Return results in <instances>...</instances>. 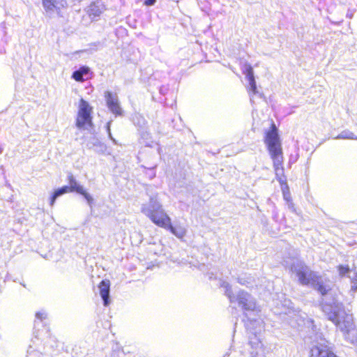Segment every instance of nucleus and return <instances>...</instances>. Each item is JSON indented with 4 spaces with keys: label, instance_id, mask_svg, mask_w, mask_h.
Returning a JSON list of instances; mask_svg holds the SVG:
<instances>
[{
    "label": "nucleus",
    "instance_id": "obj_18",
    "mask_svg": "<svg viewBox=\"0 0 357 357\" xmlns=\"http://www.w3.org/2000/svg\"><path fill=\"white\" fill-rule=\"evenodd\" d=\"M338 271H339L340 275H341V276H344L347 273L351 272L348 266H342V265H340L338 266Z\"/></svg>",
    "mask_w": 357,
    "mask_h": 357
},
{
    "label": "nucleus",
    "instance_id": "obj_1",
    "mask_svg": "<svg viewBox=\"0 0 357 357\" xmlns=\"http://www.w3.org/2000/svg\"><path fill=\"white\" fill-rule=\"evenodd\" d=\"M282 263L296 274L301 284L315 286L322 295H326L322 303L323 312L344 333L346 340L352 344L357 343V329L354 325L352 314L345 311L337 298L328 297L329 287L321 284L318 275L298 259L288 257Z\"/></svg>",
    "mask_w": 357,
    "mask_h": 357
},
{
    "label": "nucleus",
    "instance_id": "obj_16",
    "mask_svg": "<svg viewBox=\"0 0 357 357\" xmlns=\"http://www.w3.org/2000/svg\"><path fill=\"white\" fill-rule=\"evenodd\" d=\"M353 274L354 275L352 276L349 275V277L351 280V291L355 292L357 291V270H354Z\"/></svg>",
    "mask_w": 357,
    "mask_h": 357
},
{
    "label": "nucleus",
    "instance_id": "obj_19",
    "mask_svg": "<svg viewBox=\"0 0 357 357\" xmlns=\"http://www.w3.org/2000/svg\"><path fill=\"white\" fill-rule=\"evenodd\" d=\"M282 192H283V197L285 201L289 202L290 200H291L290 192L289 191V188L287 186L286 187V190L282 189Z\"/></svg>",
    "mask_w": 357,
    "mask_h": 357
},
{
    "label": "nucleus",
    "instance_id": "obj_11",
    "mask_svg": "<svg viewBox=\"0 0 357 357\" xmlns=\"http://www.w3.org/2000/svg\"><path fill=\"white\" fill-rule=\"evenodd\" d=\"M109 286L110 282L109 280H102L99 284V289L100 296L103 300L104 305H109Z\"/></svg>",
    "mask_w": 357,
    "mask_h": 357
},
{
    "label": "nucleus",
    "instance_id": "obj_4",
    "mask_svg": "<svg viewBox=\"0 0 357 357\" xmlns=\"http://www.w3.org/2000/svg\"><path fill=\"white\" fill-rule=\"evenodd\" d=\"M221 287L225 288V293L229 299L230 303L238 302V306L245 310H253L255 308V302L252 298L251 295L246 291L241 290L239 291L238 294L235 296L233 294L231 286L227 282H222Z\"/></svg>",
    "mask_w": 357,
    "mask_h": 357
},
{
    "label": "nucleus",
    "instance_id": "obj_7",
    "mask_svg": "<svg viewBox=\"0 0 357 357\" xmlns=\"http://www.w3.org/2000/svg\"><path fill=\"white\" fill-rule=\"evenodd\" d=\"M310 357H337L331 350L328 344V342L323 338L314 340L310 350Z\"/></svg>",
    "mask_w": 357,
    "mask_h": 357
},
{
    "label": "nucleus",
    "instance_id": "obj_6",
    "mask_svg": "<svg viewBox=\"0 0 357 357\" xmlns=\"http://www.w3.org/2000/svg\"><path fill=\"white\" fill-rule=\"evenodd\" d=\"M91 109L89 103L81 99L76 120V126L78 128L86 130L92 126Z\"/></svg>",
    "mask_w": 357,
    "mask_h": 357
},
{
    "label": "nucleus",
    "instance_id": "obj_23",
    "mask_svg": "<svg viewBox=\"0 0 357 357\" xmlns=\"http://www.w3.org/2000/svg\"><path fill=\"white\" fill-rule=\"evenodd\" d=\"M287 202L288 204L289 208L294 211V204L292 203L291 200H290L289 202Z\"/></svg>",
    "mask_w": 357,
    "mask_h": 357
},
{
    "label": "nucleus",
    "instance_id": "obj_10",
    "mask_svg": "<svg viewBox=\"0 0 357 357\" xmlns=\"http://www.w3.org/2000/svg\"><path fill=\"white\" fill-rule=\"evenodd\" d=\"M104 10V6L100 2L93 3L86 8V11L91 20H96Z\"/></svg>",
    "mask_w": 357,
    "mask_h": 357
},
{
    "label": "nucleus",
    "instance_id": "obj_13",
    "mask_svg": "<svg viewBox=\"0 0 357 357\" xmlns=\"http://www.w3.org/2000/svg\"><path fill=\"white\" fill-rule=\"evenodd\" d=\"M63 0H43V5L46 11L53 10L58 6H64Z\"/></svg>",
    "mask_w": 357,
    "mask_h": 357
},
{
    "label": "nucleus",
    "instance_id": "obj_5",
    "mask_svg": "<svg viewBox=\"0 0 357 357\" xmlns=\"http://www.w3.org/2000/svg\"><path fill=\"white\" fill-rule=\"evenodd\" d=\"M68 181L70 187L68 186H63L61 188H59L54 191L51 199H50V205L53 206L56 199L61 196L62 195L67 193L68 192H74L81 194L84 196V197L86 199L88 204L91 206L93 199V197L84 190L82 185H79L75 178L73 177L72 174L68 176Z\"/></svg>",
    "mask_w": 357,
    "mask_h": 357
},
{
    "label": "nucleus",
    "instance_id": "obj_21",
    "mask_svg": "<svg viewBox=\"0 0 357 357\" xmlns=\"http://www.w3.org/2000/svg\"><path fill=\"white\" fill-rule=\"evenodd\" d=\"M36 316L38 319L43 320L46 318L47 314L45 312H37Z\"/></svg>",
    "mask_w": 357,
    "mask_h": 357
},
{
    "label": "nucleus",
    "instance_id": "obj_9",
    "mask_svg": "<svg viewBox=\"0 0 357 357\" xmlns=\"http://www.w3.org/2000/svg\"><path fill=\"white\" fill-rule=\"evenodd\" d=\"M107 105L109 110L116 115H121L122 109L119 105V99L116 95L107 91L105 93Z\"/></svg>",
    "mask_w": 357,
    "mask_h": 357
},
{
    "label": "nucleus",
    "instance_id": "obj_22",
    "mask_svg": "<svg viewBox=\"0 0 357 357\" xmlns=\"http://www.w3.org/2000/svg\"><path fill=\"white\" fill-rule=\"evenodd\" d=\"M155 3V0H145L144 4L146 6H153Z\"/></svg>",
    "mask_w": 357,
    "mask_h": 357
},
{
    "label": "nucleus",
    "instance_id": "obj_15",
    "mask_svg": "<svg viewBox=\"0 0 357 357\" xmlns=\"http://www.w3.org/2000/svg\"><path fill=\"white\" fill-rule=\"evenodd\" d=\"M336 139H357V137L349 130L342 131L337 136L334 137Z\"/></svg>",
    "mask_w": 357,
    "mask_h": 357
},
{
    "label": "nucleus",
    "instance_id": "obj_14",
    "mask_svg": "<svg viewBox=\"0 0 357 357\" xmlns=\"http://www.w3.org/2000/svg\"><path fill=\"white\" fill-rule=\"evenodd\" d=\"M90 71V69L87 66H82L77 70L73 72L72 77L77 82L84 81V75H87Z\"/></svg>",
    "mask_w": 357,
    "mask_h": 357
},
{
    "label": "nucleus",
    "instance_id": "obj_17",
    "mask_svg": "<svg viewBox=\"0 0 357 357\" xmlns=\"http://www.w3.org/2000/svg\"><path fill=\"white\" fill-rule=\"evenodd\" d=\"M252 281V278L247 277L246 275L241 276L238 278V282L242 285L248 286L251 284Z\"/></svg>",
    "mask_w": 357,
    "mask_h": 357
},
{
    "label": "nucleus",
    "instance_id": "obj_3",
    "mask_svg": "<svg viewBox=\"0 0 357 357\" xmlns=\"http://www.w3.org/2000/svg\"><path fill=\"white\" fill-rule=\"evenodd\" d=\"M265 142L267 144L271 158L273 161V167L276 176L282 175V151L278 133V130L274 123L272 124L271 129L266 133Z\"/></svg>",
    "mask_w": 357,
    "mask_h": 357
},
{
    "label": "nucleus",
    "instance_id": "obj_8",
    "mask_svg": "<svg viewBox=\"0 0 357 357\" xmlns=\"http://www.w3.org/2000/svg\"><path fill=\"white\" fill-rule=\"evenodd\" d=\"M250 344L252 357H266L265 348L256 335H254L253 337H250Z\"/></svg>",
    "mask_w": 357,
    "mask_h": 357
},
{
    "label": "nucleus",
    "instance_id": "obj_2",
    "mask_svg": "<svg viewBox=\"0 0 357 357\" xmlns=\"http://www.w3.org/2000/svg\"><path fill=\"white\" fill-rule=\"evenodd\" d=\"M141 211L156 225L170 229L171 232L176 237L182 238L185 235V227H173L171 225V218L162 208V204L155 197H151L149 203L142 204Z\"/></svg>",
    "mask_w": 357,
    "mask_h": 357
},
{
    "label": "nucleus",
    "instance_id": "obj_12",
    "mask_svg": "<svg viewBox=\"0 0 357 357\" xmlns=\"http://www.w3.org/2000/svg\"><path fill=\"white\" fill-rule=\"evenodd\" d=\"M245 73L246 77L249 82V84L250 86V91L253 94L258 93V91L257 89L256 82H255V76H254V72H253V69L251 66L249 65L246 67Z\"/></svg>",
    "mask_w": 357,
    "mask_h": 357
},
{
    "label": "nucleus",
    "instance_id": "obj_20",
    "mask_svg": "<svg viewBox=\"0 0 357 357\" xmlns=\"http://www.w3.org/2000/svg\"><path fill=\"white\" fill-rule=\"evenodd\" d=\"M110 124H111V121L108 122L107 125V132H108V135H109V137L113 141V142L116 144V142L115 139L113 138V137L112 135V133H111Z\"/></svg>",
    "mask_w": 357,
    "mask_h": 357
}]
</instances>
